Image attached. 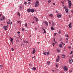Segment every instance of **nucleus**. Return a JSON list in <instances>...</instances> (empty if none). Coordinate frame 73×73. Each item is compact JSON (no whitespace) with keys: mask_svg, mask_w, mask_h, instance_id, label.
<instances>
[{"mask_svg":"<svg viewBox=\"0 0 73 73\" xmlns=\"http://www.w3.org/2000/svg\"><path fill=\"white\" fill-rule=\"evenodd\" d=\"M68 3H69V8H71V6H72V3H71V1H70L68 2Z\"/></svg>","mask_w":73,"mask_h":73,"instance_id":"7ed1b4c3","label":"nucleus"},{"mask_svg":"<svg viewBox=\"0 0 73 73\" xmlns=\"http://www.w3.org/2000/svg\"><path fill=\"white\" fill-rule=\"evenodd\" d=\"M46 52H43V54H44V55H46Z\"/></svg>","mask_w":73,"mask_h":73,"instance_id":"393cba45","label":"nucleus"},{"mask_svg":"<svg viewBox=\"0 0 73 73\" xmlns=\"http://www.w3.org/2000/svg\"><path fill=\"white\" fill-rule=\"evenodd\" d=\"M69 61V62L70 64L72 63V62H73V60L72 59H70Z\"/></svg>","mask_w":73,"mask_h":73,"instance_id":"39448f33","label":"nucleus"},{"mask_svg":"<svg viewBox=\"0 0 73 73\" xmlns=\"http://www.w3.org/2000/svg\"><path fill=\"white\" fill-rule=\"evenodd\" d=\"M66 37H69V36H68V35H66Z\"/></svg>","mask_w":73,"mask_h":73,"instance_id":"72a5a7b5","label":"nucleus"},{"mask_svg":"<svg viewBox=\"0 0 73 73\" xmlns=\"http://www.w3.org/2000/svg\"><path fill=\"white\" fill-rule=\"evenodd\" d=\"M66 11V13H68L69 10H68V9H66L65 10Z\"/></svg>","mask_w":73,"mask_h":73,"instance_id":"9d476101","label":"nucleus"},{"mask_svg":"<svg viewBox=\"0 0 73 73\" xmlns=\"http://www.w3.org/2000/svg\"><path fill=\"white\" fill-rule=\"evenodd\" d=\"M11 50L12 51H13L14 50V49H13V48H11Z\"/></svg>","mask_w":73,"mask_h":73,"instance_id":"58836bf2","label":"nucleus"},{"mask_svg":"<svg viewBox=\"0 0 73 73\" xmlns=\"http://www.w3.org/2000/svg\"><path fill=\"white\" fill-rule=\"evenodd\" d=\"M33 54H35V52H36V49H35V48H34L33 49Z\"/></svg>","mask_w":73,"mask_h":73,"instance_id":"20e7f679","label":"nucleus"},{"mask_svg":"<svg viewBox=\"0 0 73 73\" xmlns=\"http://www.w3.org/2000/svg\"><path fill=\"white\" fill-rule=\"evenodd\" d=\"M49 16L51 17H53V15H52V14H50V15H49Z\"/></svg>","mask_w":73,"mask_h":73,"instance_id":"4be33fe9","label":"nucleus"},{"mask_svg":"<svg viewBox=\"0 0 73 73\" xmlns=\"http://www.w3.org/2000/svg\"><path fill=\"white\" fill-rule=\"evenodd\" d=\"M27 3L25 2V3H24V4H25V5H26V4H27Z\"/></svg>","mask_w":73,"mask_h":73,"instance_id":"79ce46f5","label":"nucleus"},{"mask_svg":"<svg viewBox=\"0 0 73 73\" xmlns=\"http://www.w3.org/2000/svg\"><path fill=\"white\" fill-rule=\"evenodd\" d=\"M56 67H57V68H58V65H56Z\"/></svg>","mask_w":73,"mask_h":73,"instance_id":"6e6d98bb","label":"nucleus"},{"mask_svg":"<svg viewBox=\"0 0 73 73\" xmlns=\"http://www.w3.org/2000/svg\"><path fill=\"white\" fill-rule=\"evenodd\" d=\"M59 61V59H56V62H58Z\"/></svg>","mask_w":73,"mask_h":73,"instance_id":"6ab92c4d","label":"nucleus"},{"mask_svg":"<svg viewBox=\"0 0 73 73\" xmlns=\"http://www.w3.org/2000/svg\"><path fill=\"white\" fill-rule=\"evenodd\" d=\"M72 24L71 23H70V24H69V25H68L69 28H71L72 27V25H71Z\"/></svg>","mask_w":73,"mask_h":73,"instance_id":"6e6552de","label":"nucleus"},{"mask_svg":"<svg viewBox=\"0 0 73 73\" xmlns=\"http://www.w3.org/2000/svg\"><path fill=\"white\" fill-rule=\"evenodd\" d=\"M69 48H71V47H70V46H69L68 47Z\"/></svg>","mask_w":73,"mask_h":73,"instance_id":"8fccbe9b","label":"nucleus"},{"mask_svg":"<svg viewBox=\"0 0 73 73\" xmlns=\"http://www.w3.org/2000/svg\"><path fill=\"white\" fill-rule=\"evenodd\" d=\"M38 1H37L35 3V7H38Z\"/></svg>","mask_w":73,"mask_h":73,"instance_id":"f03ea898","label":"nucleus"},{"mask_svg":"<svg viewBox=\"0 0 73 73\" xmlns=\"http://www.w3.org/2000/svg\"><path fill=\"white\" fill-rule=\"evenodd\" d=\"M60 58V56H58V59H59V60Z\"/></svg>","mask_w":73,"mask_h":73,"instance_id":"c756f323","label":"nucleus"},{"mask_svg":"<svg viewBox=\"0 0 73 73\" xmlns=\"http://www.w3.org/2000/svg\"><path fill=\"white\" fill-rule=\"evenodd\" d=\"M34 57H35V56H34V57H32V58H34Z\"/></svg>","mask_w":73,"mask_h":73,"instance_id":"603ef678","label":"nucleus"},{"mask_svg":"<svg viewBox=\"0 0 73 73\" xmlns=\"http://www.w3.org/2000/svg\"><path fill=\"white\" fill-rule=\"evenodd\" d=\"M1 15H2V14H1L0 15V17H1Z\"/></svg>","mask_w":73,"mask_h":73,"instance_id":"680f3d73","label":"nucleus"},{"mask_svg":"<svg viewBox=\"0 0 73 73\" xmlns=\"http://www.w3.org/2000/svg\"><path fill=\"white\" fill-rule=\"evenodd\" d=\"M17 23H20V21H18L17 22Z\"/></svg>","mask_w":73,"mask_h":73,"instance_id":"de8ad7c7","label":"nucleus"},{"mask_svg":"<svg viewBox=\"0 0 73 73\" xmlns=\"http://www.w3.org/2000/svg\"><path fill=\"white\" fill-rule=\"evenodd\" d=\"M28 3L29 4H31V2L30 1H29L28 2Z\"/></svg>","mask_w":73,"mask_h":73,"instance_id":"5fc2aeb1","label":"nucleus"},{"mask_svg":"<svg viewBox=\"0 0 73 73\" xmlns=\"http://www.w3.org/2000/svg\"><path fill=\"white\" fill-rule=\"evenodd\" d=\"M65 50H63V52H65Z\"/></svg>","mask_w":73,"mask_h":73,"instance_id":"0e129e2a","label":"nucleus"},{"mask_svg":"<svg viewBox=\"0 0 73 73\" xmlns=\"http://www.w3.org/2000/svg\"><path fill=\"white\" fill-rule=\"evenodd\" d=\"M42 29L43 30L44 32L43 33V34H44V33H46V31H45V29Z\"/></svg>","mask_w":73,"mask_h":73,"instance_id":"1a4fd4ad","label":"nucleus"},{"mask_svg":"<svg viewBox=\"0 0 73 73\" xmlns=\"http://www.w3.org/2000/svg\"><path fill=\"white\" fill-rule=\"evenodd\" d=\"M59 34H61V31H59L58 32Z\"/></svg>","mask_w":73,"mask_h":73,"instance_id":"c03bdc74","label":"nucleus"},{"mask_svg":"<svg viewBox=\"0 0 73 73\" xmlns=\"http://www.w3.org/2000/svg\"><path fill=\"white\" fill-rule=\"evenodd\" d=\"M10 41H11V42H13V38H10Z\"/></svg>","mask_w":73,"mask_h":73,"instance_id":"f8f14e48","label":"nucleus"},{"mask_svg":"<svg viewBox=\"0 0 73 73\" xmlns=\"http://www.w3.org/2000/svg\"><path fill=\"white\" fill-rule=\"evenodd\" d=\"M3 28H4V29H5V31H7V27H6L4 26Z\"/></svg>","mask_w":73,"mask_h":73,"instance_id":"4468645a","label":"nucleus"},{"mask_svg":"<svg viewBox=\"0 0 73 73\" xmlns=\"http://www.w3.org/2000/svg\"><path fill=\"white\" fill-rule=\"evenodd\" d=\"M22 31H24V29H22Z\"/></svg>","mask_w":73,"mask_h":73,"instance_id":"37998d69","label":"nucleus"},{"mask_svg":"<svg viewBox=\"0 0 73 73\" xmlns=\"http://www.w3.org/2000/svg\"><path fill=\"white\" fill-rule=\"evenodd\" d=\"M51 2V1H50V0H49L48 2V4H49V3H50Z\"/></svg>","mask_w":73,"mask_h":73,"instance_id":"412c9836","label":"nucleus"},{"mask_svg":"<svg viewBox=\"0 0 73 73\" xmlns=\"http://www.w3.org/2000/svg\"><path fill=\"white\" fill-rule=\"evenodd\" d=\"M55 24V23H53V22H52V25H54Z\"/></svg>","mask_w":73,"mask_h":73,"instance_id":"bb28decb","label":"nucleus"},{"mask_svg":"<svg viewBox=\"0 0 73 73\" xmlns=\"http://www.w3.org/2000/svg\"><path fill=\"white\" fill-rule=\"evenodd\" d=\"M57 35V33L54 34V36H56V35Z\"/></svg>","mask_w":73,"mask_h":73,"instance_id":"7c9ffc66","label":"nucleus"},{"mask_svg":"<svg viewBox=\"0 0 73 73\" xmlns=\"http://www.w3.org/2000/svg\"><path fill=\"white\" fill-rule=\"evenodd\" d=\"M47 23L46 21H45V22H44V23H45V24H46V23Z\"/></svg>","mask_w":73,"mask_h":73,"instance_id":"49530a36","label":"nucleus"},{"mask_svg":"<svg viewBox=\"0 0 73 73\" xmlns=\"http://www.w3.org/2000/svg\"><path fill=\"white\" fill-rule=\"evenodd\" d=\"M0 20L1 21H3V20H4V19H1Z\"/></svg>","mask_w":73,"mask_h":73,"instance_id":"473e14b6","label":"nucleus"},{"mask_svg":"<svg viewBox=\"0 0 73 73\" xmlns=\"http://www.w3.org/2000/svg\"><path fill=\"white\" fill-rule=\"evenodd\" d=\"M46 53H47V55H49V52H46Z\"/></svg>","mask_w":73,"mask_h":73,"instance_id":"a878e982","label":"nucleus"},{"mask_svg":"<svg viewBox=\"0 0 73 73\" xmlns=\"http://www.w3.org/2000/svg\"><path fill=\"white\" fill-rule=\"evenodd\" d=\"M45 24H46L47 26H48V22H47Z\"/></svg>","mask_w":73,"mask_h":73,"instance_id":"a19ab883","label":"nucleus"},{"mask_svg":"<svg viewBox=\"0 0 73 73\" xmlns=\"http://www.w3.org/2000/svg\"><path fill=\"white\" fill-rule=\"evenodd\" d=\"M6 28H8V25L6 26Z\"/></svg>","mask_w":73,"mask_h":73,"instance_id":"69168bd1","label":"nucleus"},{"mask_svg":"<svg viewBox=\"0 0 73 73\" xmlns=\"http://www.w3.org/2000/svg\"><path fill=\"white\" fill-rule=\"evenodd\" d=\"M12 22H11V24H10V25H12Z\"/></svg>","mask_w":73,"mask_h":73,"instance_id":"13d9d810","label":"nucleus"},{"mask_svg":"<svg viewBox=\"0 0 73 73\" xmlns=\"http://www.w3.org/2000/svg\"><path fill=\"white\" fill-rule=\"evenodd\" d=\"M63 69H64V71H67L68 70V68H67V67L66 66H65L63 67Z\"/></svg>","mask_w":73,"mask_h":73,"instance_id":"f257e3e1","label":"nucleus"},{"mask_svg":"<svg viewBox=\"0 0 73 73\" xmlns=\"http://www.w3.org/2000/svg\"><path fill=\"white\" fill-rule=\"evenodd\" d=\"M38 18H36V21H38Z\"/></svg>","mask_w":73,"mask_h":73,"instance_id":"2f4dec72","label":"nucleus"},{"mask_svg":"<svg viewBox=\"0 0 73 73\" xmlns=\"http://www.w3.org/2000/svg\"><path fill=\"white\" fill-rule=\"evenodd\" d=\"M17 14H18V15H19V16H20V13H19V12H17Z\"/></svg>","mask_w":73,"mask_h":73,"instance_id":"aec40b11","label":"nucleus"},{"mask_svg":"<svg viewBox=\"0 0 73 73\" xmlns=\"http://www.w3.org/2000/svg\"><path fill=\"white\" fill-rule=\"evenodd\" d=\"M72 53H73V51H71V53H70V54H72Z\"/></svg>","mask_w":73,"mask_h":73,"instance_id":"a18cd8bd","label":"nucleus"},{"mask_svg":"<svg viewBox=\"0 0 73 73\" xmlns=\"http://www.w3.org/2000/svg\"><path fill=\"white\" fill-rule=\"evenodd\" d=\"M52 72H54V70H52Z\"/></svg>","mask_w":73,"mask_h":73,"instance_id":"e2e57ef3","label":"nucleus"},{"mask_svg":"<svg viewBox=\"0 0 73 73\" xmlns=\"http://www.w3.org/2000/svg\"><path fill=\"white\" fill-rule=\"evenodd\" d=\"M31 11V9H28L27 10V12H30Z\"/></svg>","mask_w":73,"mask_h":73,"instance_id":"9b49d317","label":"nucleus"},{"mask_svg":"<svg viewBox=\"0 0 73 73\" xmlns=\"http://www.w3.org/2000/svg\"><path fill=\"white\" fill-rule=\"evenodd\" d=\"M0 67H1H1H3V65H0Z\"/></svg>","mask_w":73,"mask_h":73,"instance_id":"e433bc0d","label":"nucleus"},{"mask_svg":"<svg viewBox=\"0 0 73 73\" xmlns=\"http://www.w3.org/2000/svg\"><path fill=\"white\" fill-rule=\"evenodd\" d=\"M2 18L3 19V20H5V17H4L3 16L2 17Z\"/></svg>","mask_w":73,"mask_h":73,"instance_id":"c9c22d12","label":"nucleus"},{"mask_svg":"<svg viewBox=\"0 0 73 73\" xmlns=\"http://www.w3.org/2000/svg\"><path fill=\"white\" fill-rule=\"evenodd\" d=\"M69 17L70 18V15H69Z\"/></svg>","mask_w":73,"mask_h":73,"instance_id":"864d4df0","label":"nucleus"},{"mask_svg":"<svg viewBox=\"0 0 73 73\" xmlns=\"http://www.w3.org/2000/svg\"><path fill=\"white\" fill-rule=\"evenodd\" d=\"M26 42V43H28V42L27 41Z\"/></svg>","mask_w":73,"mask_h":73,"instance_id":"bf43d9fd","label":"nucleus"},{"mask_svg":"<svg viewBox=\"0 0 73 73\" xmlns=\"http://www.w3.org/2000/svg\"><path fill=\"white\" fill-rule=\"evenodd\" d=\"M20 32L19 31L18 32H17V33H18V34H20Z\"/></svg>","mask_w":73,"mask_h":73,"instance_id":"09e8293b","label":"nucleus"},{"mask_svg":"<svg viewBox=\"0 0 73 73\" xmlns=\"http://www.w3.org/2000/svg\"><path fill=\"white\" fill-rule=\"evenodd\" d=\"M66 40H67V41H68V38H66Z\"/></svg>","mask_w":73,"mask_h":73,"instance_id":"4d7b16f0","label":"nucleus"},{"mask_svg":"<svg viewBox=\"0 0 73 73\" xmlns=\"http://www.w3.org/2000/svg\"><path fill=\"white\" fill-rule=\"evenodd\" d=\"M52 45H53V46H54V45H55V43H54L52 42Z\"/></svg>","mask_w":73,"mask_h":73,"instance_id":"f704fd0d","label":"nucleus"},{"mask_svg":"<svg viewBox=\"0 0 73 73\" xmlns=\"http://www.w3.org/2000/svg\"><path fill=\"white\" fill-rule=\"evenodd\" d=\"M49 24H51V23L50 22H49Z\"/></svg>","mask_w":73,"mask_h":73,"instance_id":"052dcab7","label":"nucleus"},{"mask_svg":"<svg viewBox=\"0 0 73 73\" xmlns=\"http://www.w3.org/2000/svg\"><path fill=\"white\" fill-rule=\"evenodd\" d=\"M32 69L33 70H36V68L35 67H33L32 68Z\"/></svg>","mask_w":73,"mask_h":73,"instance_id":"ddd939ff","label":"nucleus"},{"mask_svg":"<svg viewBox=\"0 0 73 73\" xmlns=\"http://www.w3.org/2000/svg\"><path fill=\"white\" fill-rule=\"evenodd\" d=\"M22 8V7H21V6H20V9H21Z\"/></svg>","mask_w":73,"mask_h":73,"instance_id":"3c124183","label":"nucleus"},{"mask_svg":"<svg viewBox=\"0 0 73 73\" xmlns=\"http://www.w3.org/2000/svg\"><path fill=\"white\" fill-rule=\"evenodd\" d=\"M50 63L49 61H48L47 62V64L48 65H50Z\"/></svg>","mask_w":73,"mask_h":73,"instance_id":"a211bd4d","label":"nucleus"},{"mask_svg":"<svg viewBox=\"0 0 73 73\" xmlns=\"http://www.w3.org/2000/svg\"><path fill=\"white\" fill-rule=\"evenodd\" d=\"M33 18H34V19H36L37 18V17H36L34 16L33 17Z\"/></svg>","mask_w":73,"mask_h":73,"instance_id":"ea45409f","label":"nucleus"},{"mask_svg":"<svg viewBox=\"0 0 73 73\" xmlns=\"http://www.w3.org/2000/svg\"><path fill=\"white\" fill-rule=\"evenodd\" d=\"M57 17H58V18H60V17H61V15H60L59 14H58L57 15Z\"/></svg>","mask_w":73,"mask_h":73,"instance_id":"423d86ee","label":"nucleus"},{"mask_svg":"<svg viewBox=\"0 0 73 73\" xmlns=\"http://www.w3.org/2000/svg\"><path fill=\"white\" fill-rule=\"evenodd\" d=\"M62 58H65V55L64 54H63L62 56Z\"/></svg>","mask_w":73,"mask_h":73,"instance_id":"f3484780","label":"nucleus"},{"mask_svg":"<svg viewBox=\"0 0 73 73\" xmlns=\"http://www.w3.org/2000/svg\"><path fill=\"white\" fill-rule=\"evenodd\" d=\"M51 29L52 30H54V28H53V27H52L51 28Z\"/></svg>","mask_w":73,"mask_h":73,"instance_id":"2eb2a0df","label":"nucleus"},{"mask_svg":"<svg viewBox=\"0 0 73 73\" xmlns=\"http://www.w3.org/2000/svg\"><path fill=\"white\" fill-rule=\"evenodd\" d=\"M71 12H72V13H73V11H72Z\"/></svg>","mask_w":73,"mask_h":73,"instance_id":"338daca9","label":"nucleus"},{"mask_svg":"<svg viewBox=\"0 0 73 73\" xmlns=\"http://www.w3.org/2000/svg\"><path fill=\"white\" fill-rule=\"evenodd\" d=\"M7 24H10V23H11V22H7Z\"/></svg>","mask_w":73,"mask_h":73,"instance_id":"c85d7f7f","label":"nucleus"},{"mask_svg":"<svg viewBox=\"0 0 73 73\" xmlns=\"http://www.w3.org/2000/svg\"><path fill=\"white\" fill-rule=\"evenodd\" d=\"M31 11L32 13H33L34 12V9H32L31 10Z\"/></svg>","mask_w":73,"mask_h":73,"instance_id":"dca6fc26","label":"nucleus"},{"mask_svg":"<svg viewBox=\"0 0 73 73\" xmlns=\"http://www.w3.org/2000/svg\"><path fill=\"white\" fill-rule=\"evenodd\" d=\"M25 27H28V26L27 25V23H25Z\"/></svg>","mask_w":73,"mask_h":73,"instance_id":"5701e85b","label":"nucleus"},{"mask_svg":"<svg viewBox=\"0 0 73 73\" xmlns=\"http://www.w3.org/2000/svg\"><path fill=\"white\" fill-rule=\"evenodd\" d=\"M61 3H62V4H64V2L61 1Z\"/></svg>","mask_w":73,"mask_h":73,"instance_id":"4c0bfd02","label":"nucleus"},{"mask_svg":"<svg viewBox=\"0 0 73 73\" xmlns=\"http://www.w3.org/2000/svg\"><path fill=\"white\" fill-rule=\"evenodd\" d=\"M23 42H25V43H26V41H25V40H23Z\"/></svg>","mask_w":73,"mask_h":73,"instance_id":"cd10ccee","label":"nucleus"},{"mask_svg":"<svg viewBox=\"0 0 73 73\" xmlns=\"http://www.w3.org/2000/svg\"><path fill=\"white\" fill-rule=\"evenodd\" d=\"M57 52H60V50H59L58 49H57Z\"/></svg>","mask_w":73,"mask_h":73,"instance_id":"b1692460","label":"nucleus"},{"mask_svg":"<svg viewBox=\"0 0 73 73\" xmlns=\"http://www.w3.org/2000/svg\"><path fill=\"white\" fill-rule=\"evenodd\" d=\"M59 47H60L61 48H62V44H59Z\"/></svg>","mask_w":73,"mask_h":73,"instance_id":"0eeeda50","label":"nucleus"},{"mask_svg":"<svg viewBox=\"0 0 73 73\" xmlns=\"http://www.w3.org/2000/svg\"><path fill=\"white\" fill-rule=\"evenodd\" d=\"M37 44H40V42H37Z\"/></svg>","mask_w":73,"mask_h":73,"instance_id":"774afa93","label":"nucleus"}]
</instances>
